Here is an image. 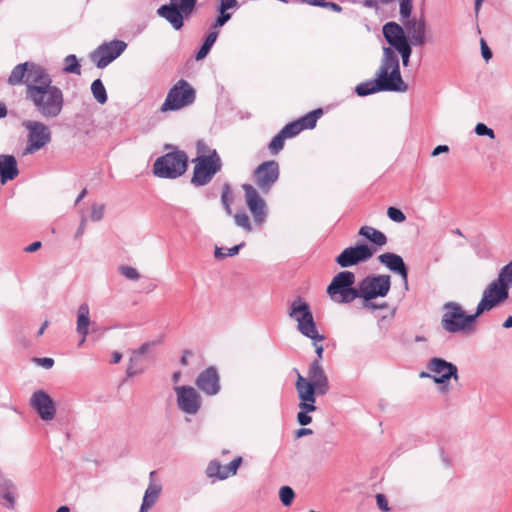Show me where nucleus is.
<instances>
[{"instance_id": "f257e3e1", "label": "nucleus", "mask_w": 512, "mask_h": 512, "mask_svg": "<svg viewBox=\"0 0 512 512\" xmlns=\"http://www.w3.org/2000/svg\"><path fill=\"white\" fill-rule=\"evenodd\" d=\"M382 33L389 46L383 47V55L375 78L356 86L355 92L358 96L364 97L383 91L406 92L408 90V85L402 79L399 58L395 52V49L409 43L405 28L390 21L383 25Z\"/></svg>"}, {"instance_id": "f03ea898", "label": "nucleus", "mask_w": 512, "mask_h": 512, "mask_svg": "<svg viewBox=\"0 0 512 512\" xmlns=\"http://www.w3.org/2000/svg\"><path fill=\"white\" fill-rule=\"evenodd\" d=\"M36 111L45 119L57 118L64 107L63 91L55 85H51L45 89L34 88L31 95L26 97Z\"/></svg>"}, {"instance_id": "7ed1b4c3", "label": "nucleus", "mask_w": 512, "mask_h": 512, "mask_svg": "<svg viewBox=\"0 0 512 512\" xmlns=\"http://www.w3.org/2000/svg\"><path fill=\"white\" fill-rule=\"evenodd\" d=\"M441 317L442 328L452 334H472L475 332V321L481 315L478 309L474 314H466L463 307L456 302H447L443 306Z\"/></svg>"}, {"instance_id": "20e7f679", "label": "nucleus", "mask_w": 512, "mask_h": 512, "mask_svg": "<svg viewBox=\"0 0 512 512\" xmlns=\"http://www.w3.org/2000/svg\"><path fill=\"white\" fill-rule=\"evenodd\" d=\"M391 287L389 275H372L362 279L358 284V298H363L366 302L364 307L367 309H386V304L376 305L370 300L377 297H385Z\"/></svg>"}, {"instance_id": "39448f33", "label": "nucleus", "mask_w": 512, "mask_h": 512, "mask_svg": "<svg viewBox=\"0 0 512 512\" xmlns=\"http://www.w3.org/2000/svg\"><path fill=\"white\" fill-rule=\"evenodd\" d=\"M297 379L295 382V389L299 399V412L297 414V421L300 425L306 426L312 422V417L309 413L316 411L315 405L316 396L318 395V388L308 383V379L301 375L298 370Z\"/></svg>"}, {"instance_id": "423d86ee", "label": "nucleus", "mask_w": 512, "mask_h": 512, "mask_svg": "<svg viewBox=\"0 0 512 512\" xmlns=\"http://www.w3.org/2000/svg\"><path fill=\"white\" fill-rule=\"evenodd\" d=\"M355 274L342 271L334 276L327 287V294L335 303H350L358 298V288H354Z\"/></svg>"}, {"instance_id": "0eeeda50", "label": "nucleus", "mask_w": 512, "mask_h": 512, "mask_svg": "<svg viewBox=\"0 0 512 512\" xmlns=\"http://www.w3.org/2000/svg\"><path fill=\"white\" fill-rule=\"evenodd\" d=\"M187 155L182 151L167 153L156 159L153 172L157 177L175 179L187 169Z\"/></svg>"}, {"instance_id": "6e6552de", "label": "nucleus", "mask_w": 512, "mask_h": 512, "mask_svg": "<svg viewBox=\"0 0 512 512\" xmlns=\"http://www.w3.org/2000/svg\"><path fill=\"white\" fill-rule=\"evenodd\" d=\"M288 315L297 322V329L303 336L318 338V330L310 306L301 297H297L290 303Z\"/></svg>"}, {"instance_id": "1a4fd4ad", "label": "nucleus", "mask_w": 512, "mask_h": 512, "mask_svg": "<svg viewBox=\"0 0 512 512\" xmlns=\"http://www.w3.org/2000/svg\"><path fill=\"white\" fill-rule=\"evenodd\" d=\"M197 0H170L169 4L160 6L157 14L164 18L175 30H180L184 19H188L196 6Z\"/></svg>"}, {"instance_id": "9d476101", "label": "nucleus", "mask_w": 512, "mask_h": 512, "mask_svg": "<svg viewBox=\"0 0 512 512\" xmlns=\"http://www.w3.org/2000/svg\"><path fill=\"white\" fill-rule=\"evenodd\" d=\"M191 183L195 186L208 184L214 175L221 170L222 162L216 150L212 154L196 157Z\"/></svg>"}, {"instance_id": "9b49d317", "label": "nucleus", "mask_w": 512, "mask_h": 512, "mask_svg": "<svg viewBox=\"0 0 512 512\" xmlns=\"http://www.w3.org/2000/svg\"><path fill=\"white\" fill-rule=\"evenodd\" d=\"M194 101L195 90L186 80L181 79L169 90L160 110L162 112L180 110Z\"/></svg>"}, {"instance_id": "f8f14e48", "label": "nucleus", "mask_w": 512, "mask_h": 512, "mask_svg": "<svg viewBox=\"0 0 512 512\" xmlns=\"http://www.w3.org/2000/svg\"><path fill=\"white\" fill-rule=\"evenodd\" d=\"M22 126L27 131V143L23 155H31L44 148L51 141L49 127L41 121L25 120Z\"/></svg>"}, {"instance_id": "ddd939ff", "label": "nucleus", "mask_w": 512, "mask_h": 512, "mask_svg": "<svg viewBox=\"0 0 512 512\" xmlns=\"http://www.w3.org/2000/svg\"><path fill=\"white\" fill-rule=\"evenodd\" d=\"M509 297V289L505 284L497 277L496 280L492 281L484 289L482 298L477 305L478 314H482L485 311L504 303Z\"/></svg>"}, {"instance_id": "4468645a", "label": "nucleus", "mask_w": 512, "mask_h": 512, "mask_svg": "<svg viewBox=\"0 0 512 512\" xmlns=\"http://www.w3.org/2000/svg\"><path fill=\"white\" fill-rule=\"evenodd\" d=\"M429 373L421 372L420 377H430L434 383L449 382L450 379L458 381V368L455 364L448 362L442 358H431L427 364Z\"/></svg>"}, {"instance_id": "2eb2a0df", "label": "nucleus", "mask_w": 512, "mask_h": 512, "mask_svg": "<svg viewBox=\"0 0 512 512\" xmlns=\"http://www.w3.org/2000/svg\"><path fill=\"white\" fill-rule=\"evenodd\" d=\"M245 203L253 216L256 225L262 226L267 219L268 209L265 200L251 184H243Z\"/></svg>"}, {"instance_id": "dca6fc26", "label": "nucleus", "mask_w": 512, "mask_h": 512, "mask_svg": "<svg viewBox=\"0 0 512 512\" xmlns=\"http://www.w3.org/2000/svg\"><path fill=\"white\" fill-rule=\"evenodd\" d=\"M280 168L275 160L261 163L253 172V180L257 187L263 192L268 193L273 185L278 181Z\"/></svg>"}, {"instance_id": "f3484780", "label": "nucleus", "mask_w": 512, "mask_h": 512, "mask_svg": "<svg viewBox=\"0 0 512 512\" xmlns=\"http://www.w3.org/2000/svg\"><path fill=\"white\" fill-rule=\"evenodd\" d=\"M126 47L127 44L122 40L104 43L91 54V60L98 68L103 69L118 58L125 51Z\"/></svg>"}, {"instance_id": "a211bd4d", "label": "nucleus", "mask_w": 512, "mask_h": 512, "mask_svg": "<svg viewBox=\"0 0 512 512\" xmlns=\"http://www.w3.org/2000/svg\"><path fill=\"white\" fill-rule=\"evenodd\" d=\"M174 391L177 396L178 408L189 415L198 413L202 406V398L195 388L191 386H176Z\"/></svg>"}, {"instance_id": "6ab92c4d", "label": "nucleus", "mask_w": 512, "mask_h": 512, "mask_svg": "<svg viewBox=\"0 0 512 512\" xmlns=\"http://www.w3.org/2000/svg\"><path fill=\"white\" fill-rule=\"evenodd\" d=\"M374 251L366 244H360L345 248L335 259L336 263L343 267H351L368 261Z\"/></svg>"}, {"instance_id": "aec40b11", "label": "nucleus", "mask_w": 512, "mask_h": 512, "mask_svg": "<svg viewBox=\"0 0 512 512\" xmlns=\"http://www.w3.org/2000/svg\"><path fill=\"white\" fill-rule=\"evenodd\" d=\"M52 82L51 75L44 67L35 62H30L27 78L24 81L26 97L31 95V91H33L34 88L39 87L45 89L51 86Z\"/></svg>"}, {"instance_id": "412c9836", "label": "nucleus", "mask_w": 512, "mask_h": 512, "mask_svg": "<svg viewBox=\"0 0 512 512\" xmlns=\"http://www.w3.org/2000/svg\"><path fill=\"white\" fill-rule=\"evenodd\" d=\"M30 405L43 421H51L56 415L54 401L49 394L43 390H37L32 394Z\"/></svg>"}, {"instance_id": "4be33fe9", "label": "nucleus", "mask_w": 512, "mask_h": 512, "mask_svg": "<svg viewBox=\"0 0 512 512\" xmlns=\"http://www.w3.org/2000/svg\"><path fill=\"white\" fill-rule=\"evenodd\" d=\"M195 384L207 396H215L220 392V377L215 367L203 370L196 378Z\"/></svg>"}, {"instance_id": "5701e85b", "label": "nucleus", "mask_w": 512, "mask_h": 512, "mask_svg": "<svg viewBox=\"0 0 512 512\" xmlns=\"http://www.w3.org/2000/svg\"><path fill=\"white\" fill-rule=\"evenodd\" d=\"M409 43L413 46H423L426 43L427 25L424 17L411 18L403 22Z\"/></svg>"}, {"instance_id": "b1692460", "label": "nucleus", "mask_w": 512, "mask_h": 512, "mask_svg": "<svg viewBox=\"0 0 512 512\" xmlns=\"http://www.w3.org/2000/svg\"><path fill=\"white\" fill-rule=\"evenodd\" d=\"M241 463L242 457H236L228 465H222L219 461L213 460L209 463L206 474L209 478L215 477L219 480H225L237 473Z\"/></svg>"}, {"instance_id": "393cba45", "label": "nucleus", "mask_w": 512, "mask_h": 512, "mask_svg": "<svg viewBox=\"0 0 512 512\" xmlns=\"http://www.w3.org/2000/svg\"><path fill=\"white\" fill-rule=\"evenodd\" d=\"M378 260L390 271L399 274L404 282L405 289L408 290V270L403 258L398 254L386 252L379 255Z\"/></svg>"}, {"instance_id": "a878e982", "label": "nucleus", "mask_w": 512, "mask_h": 512, "mask_svg": "<svg viewBox=\"0 0 512 512\" xmlns=\"http://www.w3.org/2000/svg\"><path fill=\"white\" fill-rule=\"evenodd\" d=\"M308 383L318 388V395H325L329 391L328 377L319 360H314L308 369Z\"/></svg>"}, {"instance_id": "bb28decb", "label": "nucleus", "mask_w": 512, "mask_h": 512, "mask_svg": "<svg viewBox=\"0 0 512 512\" xmlns=\"http://www.w3.org/2000/svg\"><path fill=\"white\" fill-rule=\"evenodd\" d=\"M154 345L155 342H146L138 349L131 352L129 364L126 370L128 377H134L145 371V366L142 364V358Z\"/></svg>"}, {"instance_id": "cd10ccee", "label": "nucleus", "mask_w": 512, "mask_h": 512, "mask_svg": "<svg viewBox=\"0 0 512 512\" xmlns=\"http://www.w3.org/2000/svg\"><path fill=\"white\" fill-rule=\"evenodd\" d=\"M19 174L16 158L13 155H0V181L2 184L15 179Z\"/></svg>"}, {"instance_id": "c85d7f7f", "label": "nucleus", "mask_w": 512, "mask_h": 512, "mask_svg": "<svg viewBox=\"0 0 512 512\" xmlns=\"http://www.w3.org/2000/svg\"><path fill=\"white\" fill-rule=\"evenodd\" d=\"M155 471L150 472V483L144 493L143 501L139 512H148L158 501L162 486L153 481Z\"/></svg>"}, {"instance_id": "c756f323", "label": "nucleus", "mask_w": 512, "mask_h": 512, "mask_svg": "<svg viewBox=\"0 0 512 512\" xmlns=\"http://www.w3.org/2000/svg\"><path fill=\"white\" fill-rule=\"evenodd\" d=\"M90 325V309L87 303H82L79 305L77 310V324L76 331L81 336H87Z\"/></svg>"}, {"instance_id": "7c9ffc66", "label": "nucleus", "mask_w": 512, "mask_h": 512, "mask_svg": "<svg viewBox=\"0 0 512 512\" xmlns=\"http://www.w3.org/2000/svg\"><path fill=\"white\" fill-rule=\"evenodd\" d=\"M359 235L365 237L378 246H383L387 243V237L385 234L370 226L361 227Z\"/></svg>"}, {"instance_id": "2f4dec72", "label": "nucleus", "mask_w": 512, "mask_h": 512, "mask_svg": "<svg viewBox=\"0 0 512 512\" xmlns=\"http://www.w3.org/2000/svg\"><path fill=\"white\" fill-rule=\"evenodd\" d=\"M29 65L30 62H24L16 65L8 78V83L13 86L24 84V81L27 78Z\"/></svg>"}, {"instance_id": "473e14b6", "label": "nucleus", "mask_w": 512, "mask_h": 512, "mask_svg": "<svg viewBox=\"0 0 512 512\" xmlns=\"http://www.w3.org/2000/svg\"><path fill=\"white\" fill-rule=\"evenodd\" d=\"M217 37H218V32L217 31H211L207 35L203 45L201 46V48L199 49V51L196 54V57H195L196 60H198V61L202 60V59H204L208 55L210 49L212 48V46L216 42Z\"/></svg>"}, {"instance_id": "72a5a7b5", "label": "nucleus", "mask_w": 512, "mask_h": 512, "mask_svg": "<svg viewBox=\"0 0 512 512\" xmlns=\"http://www.w3.org/2000/svg\"><path fill=\"white\" fill-rule=\"evenodd\" d=\"M322 115V109H316L298 119L302 129H312L316 126L318 118Z\"/></svg>"}, {"instance_id": "f704fd0d", "label": "nucleus", "mask_w": 512, "mask_h": 512, "mask_svg": "<svg viewBox=\"0 0 512 512\" xmlns=\"http://www.w3.org/2000/svg\"><path fill=\"white\" fill-rule=\"evenodd\" d=\"M63 71L69 74H81V65L74 54L65 57Z\"/></svg>"}, {"instance_id": "c9c22d12", "label": "nucleus", "mask_w": 512, "mask_h": 512, "mask_svg": "<svg viewBox=\"0 0 512 512\" xmlns=\"http://www.w3.org/2000/svg\"><path fill=\"white\" fill-rule=\"evenodd\" d=\"M91 92L98 103L105 104L107 102V92L100 79L93 81Z\"/></svg>"}, {"instance_id": "e433bc0d", "label": "nucleus", "mask_w": 512, "mask_h": 512, "mask_svg": "<svg viewBox=\"0 0 512 512\" xmlns=\"http://www.w3.org/2000/svg\"><path fill=\"white\" fill-rule=\"evenodd\" d=\"M498 278L508 289L512 287V260L500 269Z\"/></svg>"}, {"instance_id": "4c0bfd02", "label": "nucleus", "mask_w": 512, "mask_h": 512, "mask_svg": "<svg viewBox=\"0 0 512 512\" xmlns=\"http://www.w3.org/2000/svg\"><path fill=\"white\" fill-rule=\"evenodd\" d=\"M302 130L300 122L296 120L285 125L280 132L285 136V138H292L298 135Z\"/></svg>"}, {"instance_id": "58836bf2", "label": "nucleus", "mask_w": 512, "mask_h": 512, "mask_svg": "<svg viewBox=\"0 0 512 512\" xmlns=\"http://www.w3.org/2000/svg\"><path fill=\"white\" fill-rule=\"evenodd\" d=\"M119 273L128 280L138 281L140 279V273L136 268L128 265H121L118 268Z\"/></svg>"}, {"instance_id": "ea45409f", "label": "nucleus", "mask_w": 512, "mask_h": 512, "mask_svg": "<svg viewBox=\"0 0 512 512\" xmlns=\"http://www.w3.org/2000/svg\"><path fill=\"white\" fill-rule=\"evenodd\" d=\"M234 221L237 226L243 228L247 232H251L253 230L250 219L245 212L236 213L234 215Z\"/></svg>"}, {"instance_id": "a19ab883", "label": "nucleus", "mask_w": 512, "mask_h": 512, "mask_svg": "<svg viewBox=\"0 0 512 512\" xmlns=\"http://www.w3.org/2000/svg\"><path fill=\"white\" fill-rule=\"evenodd\" d=\"M285 136L279 132L276 136L273 137L269 144V150L272 154H278L284 147Z\"/></svg>"}, {"instance_id": "79ce46f5", "label": "nucleus", "mask_w": 512, "mask_h": 512, "mask_svg": "<svg viewBox=\"0 0 512 512\" xmlns=\"http://www.w3.org/2000/svg\"><path fill=\"white\" fill-rule=\"evenodd\" d=\"M279 497L284 506H290L295 497V493L291 487L283 486L279 490Z\"/></svg>"}, {"instance_id": "37998d69", "label": "nucleus", "mask_w": 512, "mask_h": 512, "mask_svg": "<svg viewBox=\"0 0 512 512\" xmlns=\"http://www.w3.org/2000/svg\"><path fill=\"white\" fill-rule=\"evenodd\" d=\"M398 52L402 59V64L404 67H407L409 65L410 57L412 54V44L411 43H405V45L395 49V52Z\"/></svg>"}, {"instance_id": "c03bdc74", "label": "nucleus", "mask_w": 512, "mask_h": 512, "mask_svg": "<svg viewBox=\"0 0 512 512\" xmlns=\"http://www.w3.org/2000/svg\"><path fill=\"white\" fill-rule=\"evenodd\" d=\"M105 212V205L94 203L91 206L90 219L93 222H99L103 219Z\"/></svg>"}, {"instance_id": "a18cd8bd", "label": "nucleus", "mask_w": 512, "mask_h": 512, "mask_svg": "<svg viewBox=\"0 0 512 512\" xmlns=\"http://www.w3.org/2000/svg\"><path fill=\"white\" fill-rule=\"evenodd\" d=\"M387 215L392 221L397 223H402L406 219L404 213L395 207H389L387 210Z\"/></svg>"}, {"instance_id": "49530a36", "label": "nucleus", "mask_w": 512, "mask_h": 512, "mask_svg": "<svg viewBox=\"0 0 512 512\" xmlns=\"http://www.w3.org/2000/svg\"><path fill=\"white\" fill-rule=\"evenodd\" d=\"M400 1V16L402 19H410L412 12V0H399Z\"/></svg>"}, {"instance_id": "de8ad7c7", "label": "nucleus", "mask_w": 512, "mask_h": 512, "mask_svg": "<svg viewBox=\"0 0 512 512\" xmlns=\"http://www.w3.org/2000/svg\"><path fill=\"white\" fill-rule=\"evenodd\" d=\"M474 131L478 136H488L490 139L495 138L494 131L488 126H486L484 123H478L475 126Z\"/></svg>"}, {"instance_id": "09e8293b", "label": "nucleus", "mask_w": 512, "mask_h": 512, "mask_svg": "<svg viewBox=\"0 0 512 512\" xmlns=\"http://www.w3.org/2000/svg\"><path fill=\"white\" fill-rule=\"evenodd\" d=\"M230 194L231 190L228 184H225L223 187L222 195H221V202L223 206L225 207V210L228 214H231V207H230Z\"/></svg>"}, {"instance_id": "8fccbe9b", "label": "nucleus", "mask_w": 512, "mask_h": 512, "mask_svg": "<svg viewBox=\"0 0 512 512\" xmlns=\"http://www.w3.org/2000/svg\"><path fill=\"white\" fill-rule=\"evenodd\" d=\"M7 490L3 493V498L9 502V507L13 508L15 505V497L11 490H14L15 486L11 481L6 482Z\"/></svg>"}, {"instance_id": "3c124183", "label": "nucleus", "mask_w": 512, "mask_h": 512, "mask_svg": "<svg viewBox=\"0 0 512 512\" xmlns=\"http://www.w3.org/2000/svg\"><path fill=\"white\" fill-rule=\"evenodd\" d=\"M310 339L313 341V346L315 347V352L318 357L317 360L320 361V359L322 358V355H323V351H324V348H323V345L321 344V342L325 339V337L318 333V338H310Z\"/></svg>"}, {"instance_id": "603ef678", "label": "nucleus", "mask_w": 512, "mask_h": 512, "mask_svg": "<svg viewBox=\"0 0 512 512\" xmlns=\"http://www.w3.org/2000/svg\"><path fill=\"white\" fill-rule=\"evenodd\" d=\"M376 503H377L378 508L381 511H384V512L390 511V507L388 505L387 498L384 494L379 493L376 495Z\"/></svg>"}, {"instance_id": "864d4df0", "label": "nucleus", "mask_w": 512, "mask_h": 512, "mask_svg": "<svg viewBox=\"0 0 512 512\" xmlns=\"http://www.w3.org/2000/svg\"><path fill=\"white\" fill-rule=\"evenodd\" d=\"M197 147V157H202V155L212 154L214 149H210L206 143L202 140L198 141L196 144Z\"/></svg>"}, {"instance_id": "5fc2aeb1", "label": "nucleus", "mask_w": 512, "mask_h": 512, "mask_svg": "<svg viewBox=\"0 0 512 512\" xmlns=\"http://www.w3.org/2000/svg\"><path fill=\"white\" fill-rule=\"evenodd\" d=\"M231 18V14L220 12V16L216 19L213 28L217 29L219 27H222L229 19Z\"/></svg>"}, {"instance_id": "6e6d98bb", "label": "nucleus", "mask_w": 512, "mask_h": 512, "mask_svg": "<svg viewBox=\"0 0 512 512\" xmlns=\"http://www.w3.org/2000/svg\"><path fill=\"white\" fill-rule=\"evenodd\" d=\"M481 53H482L483 58L486 61H488L492 58V52L483 39L481 40Z\"/></svg>"}, {"instance_id": "4d7b16f0", "label": "nucleus", "mask_w": 512, "mask_h": 512, "mask_svg": "<svg viewBox=\"0 0 512 512\" xmlns=\"http://www.w3.org/2000/svg\"><path fill=\"white\" fill-rule=\"evenodd\" d=\"M237 3V0H221L220 1V12H225L226 10L233 8Z\"/></svg>"}, {"instance_id": "13d9d810", "label": "nucleus", "mask_w": 512, "mask_h": 512, "mask_svg": "<svg viewBox=\"0 0 512 512\" xmlns=\"http://www.w3.org/2000/svg\"><path fill=\"white\" fill-rule=\"evenodd\" d=\"M86 222H87V218L85 216H82L81 217V220H80V225L75 233V238H81L82 235L84 234L85 232V229H86Z\"/></svg>"}, {"instance_id": "bf43d9fd", "label": "nucleus", "mask_w": 512, "mask_h": 512, "mask_svg": "<svg viewBox=\"0 0 512 512\" xmlns=\"http://www.w3.org/2000/svg\"><path fill=\"white\" fill-rule=\"evenodd\" d=\"M37 362L46 369H50L54 365V360L48 357L38 358Z\"/></svg>"}, {"instance_id": "052dcab7", "label": "nucleus", "mask_w": 512, "mask_h": 512, "mask_svg": "<svg viewBox=\"0 0 512 512\" xmlns=\"http://www.w3.org/2000/svg\"><path fill=\"white\" fill-rule=\"evenodd\" d=\"M447 152H449V147L447 145H438L431 152V156L436 157L442 153H447Z\"/></svg>"}, {"instance_id": "680f3d73", "label": "nucleus", "mask_w": 512, "mask_h": 512, "mask_svg": "<svg viewBox=\"0 0 512 512\" xmlns=\"http://www.w3.org/2000/svg\"><path fill=\"white\" fill-rule=\"evenodd\" d=\"M244 242L240 243L239 245H235L226 251V256H235L239 253V250L244 246Z\"/></svg>"}, {"instance_id": "e2e57ef3", "label": "nucleus", "mask_w": 512, "mask_h": 512, "mask_svg": "<svg viewBox=\"0 0 512 512\" xmlns=\"http://www.w3.org/2000/svg\"><path fill=\"white\" fill-rule=\"evenodd\" d=\"M312 433H313V431L310 428H304L303 427V428H300V429L296 430L295 437L296 438H301L303 436L310 435Z\"/></svg>"}, {"instance_id": "0e129e2a", "label": "nucleus", "mask_w": 512, "mask_h": 512, "mask_svg": "<svg viewBox=\"0 0 512 512\" xmlns=\"http://www.w3.org/2000/svg\"><path fill=\"white\" fill-rule=\"evenodd\" d=\"M40 247H41V242L35 241V242L31 243L30 245H28L25 248V251L28 253H32V252L37 251Z\"/></svg>"}, {"instance_id": "69168bd1", "label": "nucleus", "mask_w": 512, "mask_h": 512, "mask_svg": "<svg viewBox=\"0 0 512 512\" xmlns=\"http://www.w3.org/2000/svg\"><path fill=\"white\" fill-rule=\"evenodd\" d=\"M324 8H329V9L335 11V12H341L342 11V7L340 5H338L337 3H334V2H326L325 1Z\"/></svg>"}, {"instance_id": "338daca9", "label": "nucleus", "mask_w": 512, "mask_h": 512, "mask_svg": "<svg viewBox=\"0 0 512 512\" xmlns=\"http://www.w3.org/2000/svg\"><path fill=\"white\" fill-rule=\"evenodd\" d=\"M302 1L311 6L324 7L326 0H302Z\"/></svg>"}, {"instance_id": "774afa93", "label": "nucleus", "mask_w": 512, "mask_h": 512, "mask_svg": "<svg viewBox=\"0 0 512 512\" xmlns=\"http://www.w3.org/2000/svg\"><path fill=\"white\" fill-rule=\"evenodd\" d=\"M439 385V392L441 394H448L449 391H450V388H449V382H444V383H437Z\"/></svg>"}]
</instances>
